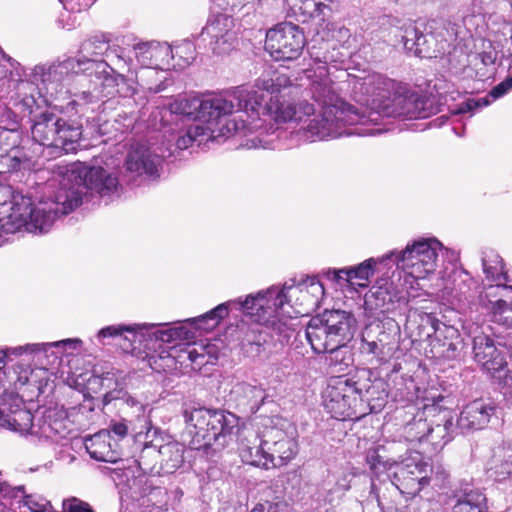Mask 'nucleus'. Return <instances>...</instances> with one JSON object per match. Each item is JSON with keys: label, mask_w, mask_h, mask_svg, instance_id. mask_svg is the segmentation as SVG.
I'll list each match as a JSON object with an SVG mask.
<instances>
[{"label": "nucleus", "mask_w": 512, "mask_h": 512, "mask_svg": "<svg viewBox=\"0 0 512 512\" xmlns=\"http://www.w3.org/2000/svg\"><path fill=\"white\" fill-rule=\"evenodd\" d=\"M338 84L333 82L328 76H322L313 80L309 87V93L316 103L321 107V112L314 115L315 108L313 104L306 100L298 103H279L273 109L270 106L267 111L276 122H295L306 123L299 133L306 141L314 142L327 138H337L342 135H375L380 132L379 129H349L348 126L364 125L367 122H377L379 113L358 108L346 103L338 94Z\"/></svg>", "instance_id": "obj_1"}, {"label": "nucleus", "mask_w": 512, "mask_h": 512, "mask_svg": "<svg viewBox=\"0 0 512 512\" xmlns=\"http://www.w3.org/2000/svg\"><path fill=\"white\" fill-rule=\"evenodd\" d=\"M264 95L254 87L238 86L224 95L206 98H180L171 104V111L218 125L220 134L247 135L259 128L260 109Z\"/></svg>", "instance_id": "obj_2"}, {"label": "nucleus", "mask_w": 512, "mask_h": 512, "mask_svg": "<svg viewBox=\"0 0 512 512\" xmlns=\"http://www.w3.org/2000/svg\"><path fill=\"white\" fill-rule=\"evenodd\" d=\"M289 296L284 292H278V287L272 286L255 295H248L244 301L231 300L219 304L194 321L199 329H211L228 315L229 306L238 305L239 310L252 321L270 327L283 339H289L294 331L292 316L285 309V305L293 307V304H289Z\"/></svg>", "instance_id": "obj_3"}, {"label": "nucleus", "mask_w": 512, "mask_h": 512, "mask_svg": "<svg viewBox=\"0 0 512 512\" xmlns=\"http://www.w3.org/2000/svg\"><path fill=\"white\" fill-rule=\"evenodd\" d=\"M80 194L77 189H58L52 200L34 205L29 197L16 193L9 202L0 204L1 220L15 230L25 228L29 232L45 233L60 215L70 213L81 204Z\"/></svg>", "instance_id": "obj_4"}, {"label": "nucleus", "mask_w": 512, "mask_h": 512, "mask_svg": "<svg viewBox=\"0 0 512 512\" xmlns=\"http://www.w3.org/2000/svg\"><path fill=\"white\" fill-rule=\"evenodd\" d=\"M80 73L90 78L88 89L78 94L79 99L85 104L104 102L105 98H111L119 93L117 89L119 76L101 61L68 58L49 67L34 68V78L40 80L47 88L52 86L54 90H57L58 85L68 81L73 74Z\"/></svg>", "instance_id": "obj_5"}, {"label": "nucleus", "mask_w": 512, "mask_h": 512, "mask_svg": "<svg viewBox=\"0 0 512 512\" xmlns=\"http://www.w3.org/2000/svg\"><path fill=\"white\" fill-rule=\"evenodd\" d=\"M184 419L193 434L192 445L197 450L223 449L238 432V418L221 409L193 407L184 411Z\"/></svg>", "instance_id": "obj_6"}, {"label": "nucleus", "mask_w": 512, "mask_h": 512, "mask_svg": "<svg viewBox=\"0 0 512 512\" xmlns=\"http://www.w3.org/2000/svg\"><path fill=\"white\" fill-rule=\"evenodd\" d=\"M357 329L356 318L344 310H326L313 317L305 329V336L312 350L321 354L346 346Z\"/></svg>", "instance_id": "obj_7"}, {"label": "nucleus", "mask_w": 512, "mask_h": 512, "mask_svg": "<svg viewBox=\"0 0 512 512\" xmlns=\"http://www.w3.org/2000/svg\"><path fill=\"white\" fill-rule=\"evenodd\" d=\"M297 453L298 443L294 431L269 427L263 431L258 445L241 448L240 457L246 464L270 469L286 465Z\"/></svg>", "instance_id": "obj_8"}, {"label": "nucleus", "mask_w": 512, "mask_h": 512, "mask_svg": "<svg viewBox=\"0 0 512 512\" xmlns=\"http://www.w3.org/2000/svg\"><path fill=\"white\" fill-rule=\"evenodd\" d=\"M31 135L40 145L68 154L75 152L79 146L82 124L54 113L43 112L34 117Z\"/></svg>", "instance_id": "obj_9"}, {"label": "nucleus", "mask_w": 512, "mask_h": 512, "mask_svg": "<svg viewBox=\"0 0 512 512\" xmlns=\"http://www.w3.org/2000/svg\"><path fill=\"white\" fill-rule=\"evenodd\" d=\"M32 413L24 407L18 397H13L11 403L0 406V428L8 429L21 435L32 434L45 438L62 435L65 425L56 419L55 411H47L37 424L33 422Z\"/></svg>", "instance_id": "obj_10"}, {"label": "nucleus", "mask_w": 512, "mask_h": 512, "mask_svg": "<svg viewBox=\"0 0 512 512\" xmlns=\"http://www.w3.org/2000/svg\"><path fill=\"white\" fill-rule=\"evenodd\" d=\"M58 189H77L81 193V201L83 195L90 191L108 203L119 195V181L113 172L101 166L79 164L66 170L59 180Z\"/></svg>", "instance_id": "obj_11"}, {"label": "nucleus", "mask_w": 512, "mask_h": 512, "mask_svg": "<svg viewBox=\"0 0 512 512\" xmlns=\"http://www.w3.org/2000/svg\"><path fill=\"white\" fill-rule=\"evenodd\" d=\"M137 61L142 69L137 74L139 84L154 93L164 90L163 67L169 65L175 57L172 47L167 43L147 42L138 43L133 47Z\"/></svg>", "instance_id": "obj_12"}, {"label": "nucleus", "mask_w": 512, "mask_h": 512, "mask_svg": "<svg viewBox=\"0 0 512 512\" xmlns=\"http://www.w3.org/2000/svg\"><path fill=\"white\" fill-rule=\"evenodd\" d=\"M442 244L435 238H421L407 244L400 252H392L397 267L415 280L424 279L434 272Z\"/></svg>", "instance_id": "obj_13"}, {"label": "nucleus", "mask_w": 512, "mask_h": 512, "mask_svg": "<svg viewBox=\"0 0 512 512\" xmlns=\"http://www.w3.org/2000/svg\"><path fill=\"white\" fill-rule=\"evenodd\" d=\"M368 388V384H360L345 376L332 377L322 394L323 405L336 419L356 417L358 397L362 398Z\"/></svg>", "instance_id": "obj_14"}, {"label": "nucleus", "mask_w": 512, "mask_h": 512, "mask_svg": "<svg viewBox=\"0 0 512 512\" xmlns=\"http://www.w3.org/2000/svg\"><path fill=\"white\" fill-rule=\"evenodd\" d=\"M305 45L303 31L291 22H283L266 33L265 49L276 61L294 60Z\"/></svg>", "instance_id": "obj_15"}, {"label": "nucleus", "mask_w": 512, "mask_h": 512, "mask_svg": "<svg viewBox=\"0 0 512 512\" xmlns=\"http://www.w3.org/2000/svg\"><path fill=\"white\" fill-rule=\"evenodd\" d=\"M184 446L178 442H168L161 446L145 445L142 449L139 464L144 471L158 474H172L184 462Z\"/></svg>", "instance_id": "obj_16"}, {"label": "nucleus", "mask_w": 512, "mask_h": 512, "mask_svg": "<svg viewBox=\"0 0 512 512\" xmlns=\"http://www.w3.org/2000/svg\"><path fill=\"white\" fill-rule=\"evenodd\" d=\"M428 468L429 465L421 453L411 452L396 464L393 473L394 483L401 492L415 496L429 484Z\"/></svg>", "instance_id": "obj_17"}, {"label": "nucleus", "mask_w": 512, "mask_h": 512, "mask_svg": "<svg viewBox=\"0 0 512 512\" xmlns=\"http://www.w3.org/2000/svg\"><path fill=\"white\" fill-rule=\"evenodd\" d=\"M173 152L168 155L162 154L161 156L151 151V149L140 143L132 144L126 156L125 167L126 170L136 176H148L156 178L159 176V166L162 158L170 157Z\"/></svg>", "instance_id": "obj_18"}, {"label": "nucleus", "mask_w": 512, "mask_h": 512, "mask_svg": "<svg viewBox=\"0 0 512 512\" xmlns=\"http://www.w3.org/2000/svg\"><path fill=\"white\" fill-rule=\"evenodd\" d=\"M496 409L497 406L493 401L476 399L464 406L457 419L456 427L462 433L484 429L496 415Z\"/></svg>", "instance_id": "obj_19"}, {"label": "nucleus", "mask_w": 512, "mask_h": 512, "mask_svg": "<svg viewBox=\"0 0 512 512\" xmlns=\"http://www.w3.org/2000/svg\"><path fill=\"white\" fill-rule=\"evenodd\" d=\"M267 397L265 389L256 380L253 382L236 381L228 394V401L241 412L256 413Z\"/></svg>", "instance_id": "obj_20"}, {"label": "nucleus", "mask_w": 512, "mask_h": 512, "mask_svg": "<svg viewBox=\"0 0 512 512\" xmlns=\"http://www.w3.org/2000/svg\"><path fill=\"white\" fill-rule=\"evenodd\" d=\"M278 292L290 295L289 304H292L294 297L297 301L300 300V303H295L298 306L295 313L304 315L308 314L317 305L324 294V287L315 277H308L297 286L285 284L281 289L278 288Z\"/></svg>", "instance_id": "obj_21"}, {"label": "nucleus", "mask_w": 512, "mask_h": 512, "mask_svg": "<svg viewBox=\"0 0 512 512\" xmlns=\"http://www.w3.org/2000/svg\"><path fill=\"white\" fill-rule=\"evenodd\" d=\"M231 24L232 20L225 14H218L210 19L202 29L199 38L202 41L210 39V48L215 54L227 53L231 47Z\"/></svg>", "instance_id": "obj_22"}, {"label": "nucleus", "mask_w": 512, "mask_h": 512, "mask_svg": "<svg viewBox=\"0 0 512 512\" xmlns=\"http://www.w3.org/2000/svg\"><path fill=\"white\" fill-rule=\"evenodd\" d=\"M108 50L109 45L106 41L98 38H92L85 41L81 45V55L78 58L106 63L113 70V73L119 76V84L120 82L124 81V76L120 73H116V70L114 67H112V64L120 69L124 66H128V62L121 55H114L113 51L109 52Z\"/></svg>", "instance_id": "obj_23"}, {"label": "nucleus", "mask_w": 512, "mask_h": 512, "mask_svg": "<svg viewBox=\"0 0 512 512\" xmlns=\"http://www.w3.org/2000/svg\"><path fill=\"white\" fill-rule=\"evenodd\" d=\"M310 58L319 66L320 70H327L328 65H337L344 63L349 56L347 51L334 48L329 42L324 40L318 33L312 38L307 48Z\"/></svg>", "instance_id": "obj_24"}, {"label": "nucleus", "mask_w": 512, "mask_h": 512, "mask_svg": "<svg viewBox=\"0 0 512 512\" xmlns=\"http://www.w3.org/2000/svg\"><path fill=\"white\" fill-rule=\"evenodd\" d=\"M475 360L488 372H498L505 366L502 353L496 348L494 341L487 336H478L473 340Z\"/></svg>", "instance_id": "obj_25"}, {"label": "nucleus", "mask_w": 512, "mask_h": 512, "mask_svg": "<svg viewBox=\"0 0 512 512\" xmlns=\"http://www.w3.org/2000/svg\"><path fill=\"white\" fill-rule=\"evenodd\" d=\"M495 314L504 315L505 324L512 327V286L490 285L484 296Z\"/></svg>", "instance_id": "obj_26"}, {"label": "nucleus", "mask_w": 512, "mask_h": 512, "mask_svg": "<svg viewBox=\"0 0 512 512\" xmlns=\"http://www.w3.org/2000/svg\"><path fill=\"white\" fill-rule=\"evenodd\" d=\"M218 125H204L202 123H193L181 132L176 139V149L185 150L194 142L201 144L207 140H214L218 137H230L233 134H220Z\"/></svg>", "instance_id": "obj_27"}, {"label": "nucleus", "mask_w": 512, "mask_h": 512, "mask_svg": "<svg viewBox=\"0 0 512 512\" xmlns=\"http://www.w3.org/2000/svg\"><path fill=\"white\" fill-rule=\"evenodd\" d=\"M84 444L90 457L97 461L115 463L118 460L116 444L112 445L109 431L95 433L86 438Z\"/></svg>", "instance_id": "obj_28"}, {"label": "nucleus", "mask_w": 512, "mask_h": 512, "mask_svg": "<svg viewBox=\"0 0 512 512\" xmlns=\"http://www.w3.org/2000/svg\"><path fill=\"white\" fill-rule=\"evenodd\" d=\"M394 105L397 109L394 111L396 116L413 118H425L428 116L426 110V99L414 91H405L394 98Z\"/></svg>", "instance_id": "obj_29"}, {"label": "nucleus", "mask_w": 512, "mask_h": 512, "mask_svg": "<svg viewBox=\"0 0 512 512\" xmlns=\"http://www.w3.org/2000/svg\"><path fill=\"white\" fill-rule=\"evenodd\" d=\"M488 472L495 481H503L512 475V445L510 443L503 441L493 448Z\"/></svg>", "instance_id": "obj_30"}, {"label": "nucleus", "mask_w": 512, "mask_h": 512, "mask_svg": "<svg viewBox=\"0 0 512 512\" xmlns=\"http://www.w3.org/2000/svg\"><path fill=\"white\" fill-rule=\"evenodd\" d=\"M12 493L11 505L19 512H49L50 502L39 494H27L24 486L15 487Z\"/></svg>", "instance_id": "obj_31"}, {"label": "nucleus", "mask_w": 512, "mask_h": 512, "mask_svg": "<svg viewBox=\"0 0 512 512\" xmlns=\"http://www.w3.org/2000/svg\"><path fill=\"white\" fill-rule=\"evenodd\" d=\"M453 499H455L453 512H488L487 498L478 489H465L453 495Z\"/></svg>", "instance_id": "obj_32"}, {"label": "nucleus", "mask_w": 512, "mask_h": 512, "mask_svg": "<svg viewBox=\"0 0 512 512\" xmlns=\"http://www.w3.org/2000/svg\"><path fill=\"white\" fill-rule=\"evenodd\" d=\"M155 325L144 324H133V325H111L102 328L98 334V339H104L107 337H116L122 336L123 333H128L129 335L124 336V340L128 341L132 346L136 341L142 342V338H144V330H149L150 328H154Z\"/></svg>", "instance_id": "obj_33"}, {"label": "nucleus", "mask_w": 512, "mask_h": 512, "mask_svg": "<svg viewBox=\"0 0 512 512\" xmlns=\"http://www.w3.org/2000/svg\"><path fill=\"white\" fill-rule=\"evenodd\" d=\"M81 341L79 339H65L61 341H56L53 343H43V344H26L24 346H18L14 348H6L5 350H0V370L4 368L7 363V359L10 355H21L22 353H36L40 351H46L47 347H60L69 345L72 348H76V346Z\"/></svg>", "instance_id": "obj_34"}, {"label": "nucleus", "mask_w": 512, "mask_h": 512, "mask_svg": "<svg viewBox=\"0 0 512 512\" xmlns=\"http://www.w3.org/2000/svg\"><path fill=\"white\" fill-rule=\"evenodd\" d=\"M483 272L486 278L495 285H507L505 282L508 280L507 274L504 272V264L502 258L490 250L485 252L482 257Z\"/></svg>", "instance_id": "obj_35"}, {"label": "nucleus", "mask_w": 512, "mask_h": 512, "mask_svg": "<svg viewBox=\"0 0 512 512\" xmlns=\"http://www.w3.org/2000/svg\"><path fill=\"white\" fill-rule=\"evenodd\" d=\"M321 37L329 42L334 48L342 51L347 50V43L351 37L350 30L344 25L336 22L325 24L318 32Z\"/></svg>", "instance_id": "obj_36"}, {"label": "nucleus", "mask_w": 512, "mask_h": 512, "mask_svg": "<svg viewBox=\"0 0 512 512\" xmlns=\"http://www.w3.org/2000/svg\"><path fill=\"white\" fill-rule=\"evenodd\" d=\"M391 82L381 74L373 73L358 79L354 84V90L368 96H380L388 91Z\"/></svg>", "instance_id": "obj_37"}, {"label": "nucleus", "mask_w": 512, "mask_h": 512, "mask_svg": "<svg viewBox=\"0 0 512 512\" xmlns=\"http://www.w3.org/2000/svg\"><path fill=\"white\" fill-rule=\"evenodd\" d=\"M377 261L374 258H370L360 263L357 266L350 268H342L333 272L334 279L339 280L346 277L347 281L352 279L368 280L370 276L374 274V267Z\"/></svg>", "instance_id": "obj_38"}, {"label": "nucleus", "mask_w": 512, "mask_h": 512, "mask_svg": "<svg viewBox=\"0 0 512 512\" xmlns=\"http://www.w3.org/2000/svg\"><path fill=\"white\" fill-rule=\"evenodd\" d=\"M434 35H424L422 32L419 41L416 42L414 55L421 58H437L445 53V43H440L439 47L432 49V44L436 43Z\"/></svg>", "instance_id": "obj_39"}, {"label": "nucleus", "mask_w": 512, "mask_h": 512, "mask_svg": "<svg viewBox=\"0 0 512 512\" xmlns=\"http://www.w3.org/2000/svg\"><path fill=\"white\" fill-rule=\"evenodd\" d=\"M326 353L328 354L326 362L335 369V372H344L353 362L352 354L348 350L347 345L327 351Z\"/></svg>", "instance_id": "obj_40"}, {"label": "nucleus", "mask_w": 512, "mask_h": 512, "mask_svg": "<svg viewBox=\"0 0 512 512\" xmlns=\"http://www.w3.org/2000/svg\"><path fill=\"white\" fill-rule=\"evenodd\" d=\"M451 278L453 287L450 288V295L453 294V292H455V296L465 295L470 289V284L472 283V279L468 272L461 267L458 268L454 265L453 271L450 272V279Z\"/></svg>", "instance_id": "obj_41"}, {"label": "nucleus", "mask_w": 512, "mask_h": 512, "mask_svg": "<svg viewBox=\"0 0 512 512\" xmlns=\"http://www.w3.org/2000/svg\"><path fill=\"white\" fill-rule=\"evenodd\" d=\"M490 104L488 97L474 99L471 97H465L464 100L459 104H450V116L462 115L471 113L480 107H485Z\"/></svg>", "instance_id": "obj_42"}, {"label": "nucleus", "mask_w": 512, "mask_h": 512, "mask_svg": "<svg viewBox=\"0 0 512 512\" xmlns=\"http://www.w3.org/2000/svg\"><path fill=\"white\" fill-rule=\"evenodd\" d=\"M35 90L33 83L28 81H19L17 84V97L18 102L17 105L23 107V110H27L29 112L32 111V108L35 104V99L32 92Z\"/></svg>", "instance_id": "obj_43"}, {"label": "nucleus", "mask_w": 512, "mask_h": 512, "mask_svg": "<svg viewBox=\"0 0 512 512\" xmlns=\"http://www.w3.org/2000/svg\"><path fill=\"white\" fill-rule=\"evenodd\" d=\"M374 330V328H365L362 334L360 350L362 353L371 354L379 359H384L386 353L374 342Z\"/></svg>", "instance_id": "obj_44"}, {"label": "nucleus", "mask_w": 512, "mask_h": 512, "mask_svg": "<svg viewBox=\"0 0 512 512\" xmlns=\"http://www.w3.org/2000/svg\"><path fill=\"white\" fill-rule=\"evenodd\" d=\"M325 10H329V7L319 0H302L293 11L309 17H319L325 14Z\"/></svg>", "instance_id": "obj_45"}, {"label": "nucleus", "mask_w": 512, "mask_h": 512, "mask_svg": "<svg viewBox=\"0 0 512 512\" xmlns=\"http://www.w3.org/2000/svg\"><path fill=\"white\" fill-rule=\"evenodd\" d=\"M154 325V328L144 330V336L146 334H148L149 336L153 335L157 340L167 343L176 341V331H174V327H168L167 324Z\"/></svg>", "instance_id": "obj_46"}, {"label": "nucleus", "mask_w": 512, "mask_h": 512, "mask_svg": "<svg viewBox=\"0 0 512 512\" xmlns=\"http://www.w3.org/2000/svg\"><path fill=\"white\" fill-rule=\"evenodd\" d=\"M19 117L8 107L0 108V128L18 133Z\"/></svg>", "instance_id": "obj_47"}, {"label": "nucleus", "mask_w": 512, "mask_h": 512, "mask_svg": "<svg viewBox=\"0 0 512 512\" xmlns=\"http://www.w3.org/2000/svg\"><path fill=\"white\" fill-rule=\"evenodd\" d=\"M366 328H374L375 329L374 330V342L378 344L380 349L384 353H386V356H387L389 354V352L391 351V347H389L390 338H391L390 334L384 330L383 325H381L380 323H377L374 325H369Z\"/></svg>", "instance_id": "obj_48"}, {"label": "nucleus", "mask_w": 512, "mask_h": 512, "mask_svg": "<svg viewBox=\"0 0 512 512\" xmlns=\"http://www.w3.org/2000/svg\"><path fill=\"white\" fill-rule=\"evenodd\" d=\"M5 163L9 171L14 172L27 168L29 166L30 160L24 153L15 151L13 155L8 154L6 156Z\"/></svg>", "instance_id": "obj_49"}, {"label": "nucleus", "mask_w": 512, "mask_h": 512, "mask_svg": "<svg viewBox=\"0 0 512 512\" xmlns=\"http://www.w3.org/2000/svg\"><path fill=\"white\" fill-rule=\"evenodd\" d=\"M420 34L421 31L413 25H409L405 28L404 35L402 36V42L408 52L414 54L416 42L419 41Z\"/></svg>", "instance_id": "obj_50"}, {"label": "nucleus", "mask_w": 512, "mask_h": 512, "mask_svg": "<svg viewBox=\"0 0 512 512\" xmlns=\"http://www.w3.org/2000/svg\"><path fill=\"white\" fill-rule=\"evenodd\" d=\"M62 506L64 512H95L87 502L75 497L63 500Z\"/></svg>", "instance_id": "obj_51"}, {"label": "nucleus", "mask_w": 512, "mask_h": 512, "mask_svg": "<svg viewBox=\"0 0 512 512\" xmlns=\"http://www.w3.org/2000/svg\"><path fill=\"white\" fill-rule=\"evenodd\" d=\"M19 133L0 128V153L14 148L18 143Z\"/></svg>", "instance_id": "obj_52"}, {"label": "nucleus", "mask_w": 512, "mask_h": 512, "mask_svg": "<svg viewBox=\"0 0 512 512\" xmlns=\"http://www.w3.org/2000/svg\"><path fill=\"white\" fill-rule=\"evenodd\" d=\"M286 79L283 77H277L274 79H258L256 81V87L258 89L270 92L271 94L280 91V87L286 83Z\"/></svg>", "instance_id": "obj_53"}, {"label": "nucleus", "mask_w": 512, "mask_h": 512, "mask_svg": "<svg viewBox=\"0 0 512 512\" xmlns=\"http://www.w3.org/2000/svg\"><path fill=\"white\" fill-rule=\"evenodd\" d=\"M251 512H289V506L284 501L260 503Z\"/></svg>", "instance_id": "obj_54"}, {"label": "nucleus", "mask_w": 512, "mask_h": 512, "mask_svg": "<svg viewBox=\"0 0 512 512\" xmlns=\"http://www.w3.org/2000/svg\"><path fill=\"white\" fill-rule=\"evenodd\" d=\"M114 394L115 392L107 393L105 395V400H119L128 407L135 409V412L137 413H141L143 411V405L134 397L128 395L127 393H124L122 397L115 396Z\"/></svg>", "instance_id": "obj_55"}, {"label": "nucleus", "mask_w": 512, "mask_h": 512, "mask_svg": "<svg viewBox=\"0 0 512 512\" xmlns=\"http://www.w3.org/2000/svg\"><path fill=\"white\" fill-rule=\"evenodd\" d=\"M497 51L492 46L491 42H488L487 46H484V49L481 53L477 55V58L480 59L481 63L484 66L493 65L497 60Z\"/></svg>", "instance_id": "obj_56"}, {"label": "nucleus", "mask_w": 512, "mask_h": 512, "mask_svg": "<svg viewBox=\"0 0 512 512\" xmlns=\"http://www.w3.org/2000/svg\"><path fill=\"white\" fill-rule=\"evenodd\" d=\"M175 53L183 59L185 64H190L195 59L193 45L190 42H184L177 46Z\"/></svg>", "instance_id": "obj_57"}, {"label": "nucleus", "mask_w": 512, "mask_h": 512, "mask_svg": "<svg viewBox=\"0 0 512 512\" xmlns=\"http://www.w3.org/2000/svg\"><path fill=\"white\" fill-rule=\"evenodd\" d=\"M512 89V77L506 78L497 84L489 93L493 99H497L508 93Z\"/></svg>", "instance_id": "obj_58"}, {"label": "nucleus", "mask_w": 512, "mask_h": 512, "mask_svg": "<svg viewBox=\"0 0 512 512\" xmlns=\"http://www.w3.org/2000/svg\"><path fill=\"white\" fill-rule=\"evenodd\" d=\"M108 431L119 438H124L128 433V426L124 421H113L110 423Z\"/></svg>", "instance_id": "obj_59"}, {"label": "nucleus", "mask_w": 512, "mask_h": 512, "mask_svg": "<svg viewBox=\"0 0 512 512\" xmlns=\"http://www.w3.org/2000/svg\"><path fill=\"white\" fill-rule=\"evenodd\" d=\"M174 331H176V341L177 340H186L189 341L194 337V332L187 328L185 325H179L174 327Z\"/></svg>", "instance_id": "obj_60"}, {"label": "nucleus", "mask_w": 512, "mask_h": 512, "mask_svg": "<svg viewBox=\"0 0 512 512\" xmlns=\"http://www.w3.org/2000/svg\"><path fill=\"white\" fill-rule=\"evenodd\" d=\"M188 359L191 361L192 364H197L199 366L203 365L205 363L204 361V354L197 351L196 348H192L187 351Z\"/></svg>", "instance_id": "obj_61"}, {"label": "nucleus", "mask_w": 512, "mask_h": 512, "mask_svg": "<svg viewBox=\"0 0 512 512\" xmlns=\"http://www.w3.org/2000/svg\"><path fill=\"white\" fill-rule=\"evenodd\" d=\"M352 474L345 473L343 476L338 479L336 486L341 489L342 491H347L351 487V480H352Z\"/></svg>", "instance_id": "obj_62"}, {"label": "nucleus", "mask_w": 512, "mask_h": 512, "mask_svg": "<svg viewBox=\"0 0 512 512\" xmlns=\"http://www.w3.org/2000/svg\"><path fill=\"white\" fill-rule=\"evenodd\" d=\"M447 119H448V117L446 115H442V116L432 120L429 123V125H430V127L440 128L446 123Z\"/></svg>", "instance_id": "obj_63"}, {"label": "nucleus", "mask_w": 512, "mask_h": 512, "mask_svg": "<svg viewBox=\"0 0 512 512\" xmlns=\"http://www.w3.org/2000/svg\"><path fill=\"white\" fill-rule=\"evenodd\" d=\"M246 341L249 344H256V345L260 346L261 345V341H262V332L259 331L258 335L257 336L255 335L253 338H249L247 336L246 337ZM263 341H265V340L263 339Z\"/></svg>", "instance_id": "obj_64"}]
</instances>
